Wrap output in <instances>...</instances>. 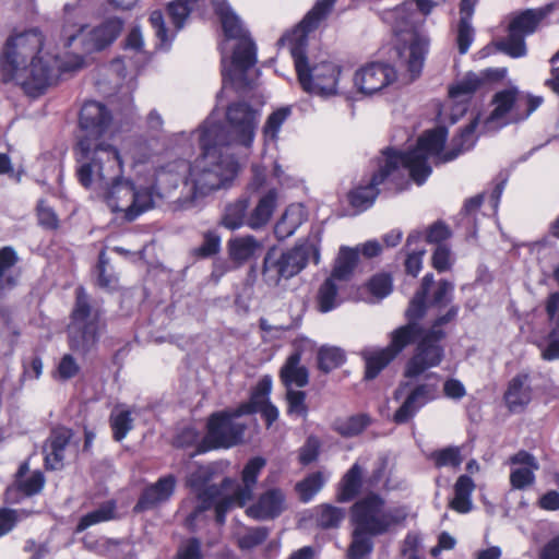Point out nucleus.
<instances>
[{
    "label": "nucleus",
    "mask_w": 559,
    "mask_h": 559,
    "mask_svg": "<svg viewBox=\"0 0 559 559\" xmlns=\"http://www.w3.org/2000/svg\"><path fill=\"white\" fill-rule=\"evenodd\" d=\"M317 359L318 368L322 372L329 373L345 364L346 355L340 347L323 345L318 350Z\"/></svg>",
    "instance_id": "48"
},
{
    "label": "nucleus",
    "mask_w": 559,
    "mask_h": 559,
    "mask_svg": "<svg viewBox=\"0 0 559 559\" xmlns=\"http://www.w3.org/2000/svg\"><path fill=\"white\" fill-rule=\"evenodd\" d=\"M152 28L154 29L157 43L155 48L162 51H168L171 47L176 34L168 35V29L165 24L164 15L160 10H154L148 19Z\"/></svg>",
    "instance_id": "51"
},
{
    "label": "nucleus",
    "mask_w": 559,
    "mask_h": 559,
    "mask_svg": "<svg viewBox=\"0 0 559 559\" xmlns=\"http://www.w3.org/2000/svg\"><path fill=\"white\" fill-rule=\"evenodd\" d=\"M44 40L37 27L10 35L0 55L2 82H15L32 97L43 94L56 75L57 63L55 57L41 55Z\"/></svg>",
    "instance_id": "3"
},
{
    "label": "nucleus",
    "mask_w": 559,
    "mask_h": 559,
    "mask_svg": "<svg viewBox=\"0 0 559 559\" xmlns=\"http://www.w3.org/2000/svg\"><path fill=\"white\" fill-rule=\"evenodd\" d=\"M426 331L421 324L406 322L391 332L390 344L386 347L397 356L409 345H417Z\"/></svg>",
    "instance_id": "33"
},
{
    "label": "nucleus",
    "mask_w": 559,
    "mask_h": 559,
    "mask_svg": "<svg viewBox=\"0 0 559 559\" xmlns=\"http://www.w3.org/2000/svg\"><path fill=\"white\" fill-rule=\"evenodd\" d=\"M396 356L388 347L372 353H364L366 370L365 379L372 380L395 358Z\"/></svg>",
    "instance_id": "43"
},
{
    "label": "nucleus",
    "mask_w": 559,
    "mask_h": 559,
    "mask_svg": "<svg viewBox=\"0 0 559 559\" xmlns=\"http://www.w3.org/2000/svg\"><path fill=\"white\" fill-rule=\"evenodd\" d=\"M341 305L338 287L335 278L328 277L320 286L317 295V308L321 313H328Z\"/></svg>",
    "instance_id": "45"
},
{
    "label": "nucleus",
    "mask_w": 559,
    "mask_h": 559,
    "mask_svg": "<svg viewBox=\"0 0 559 559\" xmlns=\"http://www.w3.org/2000/svg\"><path fill=\"white\" fill-rule=\"evenodd\" d=\"M361 477L362 468L358 463H354L338 484L336 493L338 502H349L358 496L362 485Z\"/></svg>",
    "instance_id": "39"
},
{
    "label": "nucleus",
    "mask_w": 559,
    "mask_h": 559,
    "mask_svg": "<svg viewBox=\"0 0 559 559\" xmlns=\"http://www.w3.org/2000/svg\"><path fill=\"white\" fill-rule=\"evenodd\" d=\"M236 407L213 413L206 424V433L198 444L195 454H203L217 449H230L241 443L246 426L235 421Z\"/></svg>",
    "instance_id": "15"
},
{
    "label": "nucleus",
    "mask_w": 559,
    "mask_h": 559,
    "mask_svg": "<svg viewBox=\"0 0 559 559\" xmlns=\"http://www.w3.org/2000/svg\"><path fill=\"white\" fill-rule=\"evenodd\" d=\"M445 337L447 333L426 331L406 364L404 376L415 379L426 370L439 366L444 357V347L441 343Z\"/></svg>",
    "instance_id": "17"
},
{
    "label": "nucleus",
    "mask_w": 559,
    "mask_h": 559,
    "mask_svg": "<svg viewBox=\"0 0 559 559\" xmlns=\"http://www.w3.org/2000/svg\"><path fill=\"white\" fill-rule=\"evenodd\" d=\"M358 249L341 247L331 277L335 280H347L358 262Z\"/></svg>",
    "instance_id": "47"
},
{
    "label": "nucleus",
    "mask_w": 559,
    "mask_h": 559,
    "mask_svg": "<svg viewBox=\"0 0 559 559\" xmlns=\"http://www.w3.org/2000/svg\"><path fill=\"white\" fill-rule=\"evenodd\" d=\"M324 484L325 479L323 474L321 472H313L309 474L305 479L297 483L296 491L299 493L300 500L307 503L314 498V496L322 489Z\"/></svg>",
    "instance_id": "54"
},
{
    "label": "nucleus",
    "mask_w": 559,
    "mask_h": 559,
    "mask_svg": "<svg viewBox=\"0 0 559 559\" xmlns=\"http://www.w3.org/2000/svg\"><path fill=\"white\" fill-rule=\"evenodd\" d=\"M301 354L296 350L292 353L281 369V379L287 389L292 385L299 388L306 386L309 381L308 369L300 366Z\"/></svg>",
    "instance_id": "37"
},
{
    "label": "nucleus",
    "mask_w": 559,
    "mask_h": 559,
    "mask_svg": "<svg viewBox=\"0 0 559 559\" xmlns=\"http://www.w3.org/2000/svg\"><path fill=\"white\" fill-rule=\"evenodd\" d=\"M404 390L405 397L392 415V421L396 425L408 424L427 404L440 397L439 376L430 373L423 381L401 383L394 397L397 399Z\"/></svg>",
    "instance_id": "16"
},
{
    "label": "nucleus",
    "mask_w": 559,
    "mask_h": 559,
    "mask_svg": "<svg viewBox=\"0 0 559 559\" xmlns=\"http://www.w3.org/2000/svg\"><path fill=\"white\" fill-rule=\"evenodd\" d=\"M44 485V474L35 471L27 478L15 479L14 484L7 488L4 501L9 504L20 503L24 498L39 493Z\"/></svg>",
    "instance_id": "30"
},
{
    "label": "nucleus",
    "mask_w": 559,
    "mask_h": 559,
    "mask_svg": "<svg viewBox=\"0 0 559 559\" xmlns=\"http://www.w3.org/2000/svg\"><path fill=\"white\" fill-rule=\"evenodd\" d=\"M555 9L554 3H548L538 9H526L514 14L509 23L511 31L523 38L534 34L542 21Z\"/></svg>",
    "instance_id": "28"
},
{
    "label": "nucleus",
    "mask_w": 559,
    "mask_h": 559,
    "mask_svg": "<svg viewBox=\"0 0 559 559\" xmlns=\"http://www.w3.org/2000/svg\"><path fill=\"white\" fill-rule=\"evenodd\" d=\"M174 559H203L202 544L199 538L190 537L182 542Z\"/></svg>",
    "instance_id": "64"
},
{
    "label": "nucleus",
    "mask_w": 559,
    "mask_h": 559,
    "mask_svg": "<svg viewBox=\"0 0 559 559\" xmlns=\"http://www.w3.org/2000/svg\"><path fill=\"white\" fill-rule=\"evenodd\" d=\"M203 437H201L200 431L192 427L187 426L179 430V432L176 435L174 444L177 448L181 449H188L191 447H195V450L193 451V455L195 454V451L198 450V444L201 442Z\"/></svg>",
    "instance_id": "62"
},
{
    "label": "nucleus",
    "mask_w": 559,
    "mask_h": 559,
    "mask_svg": "<svg viewBox=\"0 0 559 559\" xmlns=\"http://www.w3.org/2000/svg\"><path fill=\"white\" fill-rule=\"evenodd\" d=\"M374 537L376 536H371L370 534L353 528L352 542L346 552L347 559L368 558L373 551Z\"/></svg>",
    "instance_id": "46"
},
{
    "label": "nucleus",
    "mask_w": 559,
    "mask_h": 559,
    "mask_svg": "<svg viewBox=\"0 0 559 559\" xmlns=\"http://www.w3.org/2000/svg\"><path fill=\"white\" fill-rule=\"evenodd\" d=\"M312 260L320 262L319 240L307 239L298 241L292 248L282 249L270 247L262 261L261 276L269 287H277L281 282L288 281L298 275Z\"/></svg>",
    "instance_id": "11"
},
{
    "label": "nucleus",
    "mask_w": 559,
    "mask_h": 559,
    "mask_svg": "<svg viewBox=\"0 0 559 559\" xmlns=\"http://www.w3.org/2000/svg\"><path fill=\"white\" fill-rule=\"evenodd\" d=\"M475 40V29L472 22L459 21L456 32V46L460 55H466Z\"/></svg>",
    "instance_id": "61"
},
{
    "label": "nucleus",
    "mask_w": 559,
    "mask_h": 559,
    "mask_svg": "<svg viewBox=\"0 0 559 559\" xmlns=\"http://www.w3.org/2000/svg\"><path fill=\"white\" fill-rule=\"evenodd\" d=\"M426 17L414 0L386 10L382 15L383 21L391 25L396 35L402 33L412 35L409 41L399 51L400 59L412 81L420 76L430 49V36L427 31L421 29Z\"/></svg>",
    "instance_id": "8"
},
{
    "label": "nucleus",
    "mask_w": 559,
    "mask_h": 559,
    "mask_svg": "<svg viewBox=\"0 0 559 559\" xmlns=\"http://www.w3.org/2000/svg\"><path fill=\"white\" fill-rule=\"evenodd\" d=\"M336 1L319 0L297 26L280 39L281 44L289 48L301 88L321 97L337 94L342 67L328 60L310 66L307 57L308 36L329 16Z\"/></svg>",
    "instance_id": "5"
},
{
    "label": "nucleus",
    "mask_w": 559,
    "mask_h": 559,
    "mask_svg": "<svg viewBox=\"0 0 559 559\" xmlns=\"http://www.w3.org/2000/svg\"><path fill=\"white\" fill-rule=\"evenodd\" d=\"M112 120L111 111L105 104L96 100L83 104L79 126L85 134L73 147L80 185H88L93 176L104 177L119 169V150L104 139Z\"/></svg>",
    "instance_id": "6"
},
{
    "label": "nucleus",
    "mask_w": 559,
    "mask_h": 559,
    "mask_svg": "<svg viewBox=\"0 0 559 559\" xmlns=\"http://www.w3.org/2000/svg\"><path fill=\"white\" fill-rule=\"evenodd\" d=\"M290 107H281L273 111L266 119L263 127V134L266 140L276 141L283 123L290 116Z\"/></svg>",
    "instance_id": "56"
},
{
    "label": "nucleus",
    "mask_w": 559,
    "mask_h": 559,
    "mask_svg": "<svg viewBox=\"0 0 559 559\" xmlns=\"http://www.w3.org/2000/svg\"><path fill=\"white\" fill-rule=\"evenodd\" d=\"M542 358L547 361L559 359V330L549 329L544 342L539 344Z\"/></svg>",
    "instance_id": "63"
},
{
    "label": "nucleus",
    "mask_w": 559,
    "mask_h": 559,
    "mask_svg": "<svg viewBox=\"0 0 559 559\" xmlns=\"http://www.w3.org/2000/svg\"><path fill=\"white\" fill-rule=\"evenodd\" d=\"M133 411L123 404H117L109 416L112 439L121 442L134 428Z\"/></svg>",
    "instance_id": "38"
},
{
    "label": "nucleus",
    "mask_w": 559,
    "mask_h": 559,
    "mask_svg": "<svg viewBox=\"0 0 559 559\" xmlns=\"http://www.w3.org/2000/svg\"><path fill=\"white\" fill-rule=\"evenodd\" d=\"M397 79L394 67L385 62H370L358 69L354 84L365 95H374L390 86Z\"/></svg>",
    "instance_id": "19"
},
{
    "label": "nucleus",
    "mask_w": 559,
    "mask_h": 559,
    "mask_svg": "<svg viewBox=\"0 0 559 559\" xmlns=\"http://www.w3.org/2000/svg\"><path fill=\"white\" fill-rule=\"evenodd\" d=\"M263 243L252 235L237 236L227 241V251L230 260L243 264L255 258Z\"/></svg>",
    "instance_id": "32"
},
{
    "label": "nucleus",
    "mask_w": 559,
    "mask_h": 559,
    "mask_svg": "<svg viewBox=\"0 0 559 559\" xmlns=\"http://www.w3.org/2000/svg\"><path fill=\"white\" fill-rule=\"evenodd\" d=\"M453 299L454 284L448 280H440L436 284L430 297H427L429 307L439 311L453 304Z\"/></svg>",
    "instance_id": "50"
},
{
    "label": "nucleus",
    "mask_w": 559,
    "mask_h": 559,
    "mask_svg": "<svg viewBox=\"0 0 559 559\" xmlns=\"http://www.w3.org/2000/svg\"><path fill=\"white\" fill-rule=\"evenodd\" d=\"M70 430H53L44 445L45 466L47 469L58 471L63 467L66 449L71 439Z\"/></svg>",
    "instance_id": "29"
},
{
    "label": "nucleus",
    "mask_w": 559,
    "mask_h": 559,
    "mask_svg": "<svg viewBox=\"0 0 559 559\" xmlns=\"http://www.w3.org/2000/svg\"><path fill=\"white\" fill-rule=\"evenodd\" d=\"M215 13L219 16L222 27L227 39H238L230 59L222 50V88L216 94L221 102L224 91L231 87L237 93H245L253 88L254 82L249 78L248 71L257 63V45L246 35L239 16L227 2L209 0Z\"/></svg>",
    "instance_id": "7"
},
{
    "label": "nucleus",
    "mask_w": 559,
    "mask_h": 559,
    "mask_svg": "<svg viewBox=\"0 0 559 559\" xmlns=\"http://www.w3.org/2000/svg\"><path fill=\"white\" fill-rule=\"evenodd\" d=\"M243 506H246V503L241 502L236 489L231 495H228L227 491H222V493L214 500L212 507L215 511L216 523L219 525L224 524L226 521V514L233 507Z\"/></svg>",
    "instance_id": "55"
},
{
    "label": "nucleus",
    "mask_w": 559,
    "mask_h": 559,
    "mask_svg": "<svg viewBox=\"0 0 559 559\" xmlns=\"http://www.w3.org/2000/svg\"><path fill=\"white\" fill-rule=\"evenodd\" d=\"M188 175V162L175 159L160 166L155 173L153 186L158 191V198H163L175 191Z\"/></svg>",
    "instance_id": "25"
},
{
    "label": "nucleus",
    "mask_w": 559,
    "mask_h": 559,
    "mask_svg": "<svg viewBox=\"0 0 559 559\" xmlns=\"http://www.w3.org/2000/svg\"><path fill=\"white\" fill-rule=\"evenodd\" d=\"M75 4L64 5L66 21L61 29L60 39L64 48L74 47L78 55L75 64L67 70H76L84 63L83 56L100 52L109 48L121 35L124 21L121 17L112 16L99 24L87 27L71 23L72 15L76 11Z\"/></svg>",
    "instance_id": "9"
},
{
    "label": "nucleus",
    "mask_w": 559,
    "mask_h": 559,
    "mask_svg": "<svg viewBox=\"0 0 559 559\" xmlns=\"http://www.w3.org/2000/svg\"><path fill=\"white\" fill-rule=\"evenodd\" d=\"M123 173V162L121 155L119 154V169L117 171H112V174H105L102 176H93L91 182L88 185H81L85 189H91L94 186H98L105 189V200L107 204L115 212H124L126 206L131 202V193H126L124 185L134 186V182L131 179H127L122 176Z\"/></svg>",
    "instance_id": "18"
},
{
    "label": "nucleus",
    "mask_w": 559,
    "mask_h": 559,
    "mask_svg": "<svg viewBox=\"0 0 559 559\" xmlns=\"http://www.w3.org/2000/svg\"><path fill=\"white\" fill-rule=\"evenodd\" d=\"M266 465V461L262 456H253L248 460L241 472V485L236 486L238 497L242 503H247L253 499V492L258 483V478Z\"/></svg>",
    "instance_id": "31"
},
{
    "label": "nucleus",
    "mask_w": 559,
    "mask_h": 559,
    "mask_svg": "<svg viewBox=\"0 0 559 559\" xmlns=\"http://www.w3.org/2000/svg\"><path fill=\"white\" fill-rule=\"evenodd\" d=\"M285 509V493L280 488H271L263 492L258 501L247 509V514L255 520H274Z\"/></svg>",
    "instance_id": "27"
},
{
    "label": "nucleus",
    "mask_w": 559,
    "mask_h": 559,
    "mask_svg": "<svg viewBox=\"0 0 559 559\" xmlns=\"http://www.w3.org/2000/svg\"><path fill=\"white\" fill-rule=\"evenodd\" d=\"M350 521L355 530L382 536L397 523L391 510L385 508V500L376 492L358 499L350 508Z\"/></svg>",
    "instance_id": "13"
},
{
    "label": "nucleus",
    "mask_w": 559,
    "mask_h": 559,
    "mask_svg": "<svg viewBox=\"0 0 559 559\" xmlns=\"http://www.w3.org/2000/svg\"><path fill=\"white\" fill-rule=\"evenodd\" d=\"M222 237L217 230H207L203 234L202 243L193 249L195 257L207 259L221 251Z\"/></svg>",
    "instance_id": "58"
},
{
    "label": "nucleus",
    "mask_w": 559,
    "mask_h": 559,
    "mask_svg": "<svg viewBox=\"0 0 559 559\" xmlns=\"http://www.w3.org/2000/svg\"><path fill=\"white\" fill-rule=\"evenodd\" d=\"M429 460L437 468L459 467L463 462L461 449L455 445H449L430 453Z\"/></svg>",
    "instance_id": "53"
},
{
    "label": "nucleus",
    "mask_w": 559,
    "mask_h": 559,
    "mask_svg": "<svg viewBox=\"0 0 559 559\" xmlns=\"http://www.w3.org/2000/svg\"><path fill=\"white\" fill-rule=\"evenodd\" d=\"M373 423V418L367 413H357L347 417H336L331 428L342 438H355L360 436Z\"/></svg>",
    "instance_id": "34"
},
{
    "label": "nucleus",
    "mask_w": 559,
    "mask_h": 559,
    "mask_svg": "<svg viewBox=\"0 0 559 559\" xmlns=\"http://www.w3.org/2000/svg\"><path fill=\"white\" fill-rule=\"evenodd\" d=\"M272 383V378L270 376L262 377L252 390L249 401L243 402L236 407V416L255 414L259 403H262V401H270Z\"/></svg>",
    "instance_id": "40"
},
{
    "label": "nucleus",
    "mask_w": 559,
    "mask_h": 559,
    "mask_svg": "<svg viewBox=\"0 0 559 559\" xmlns=\"http://www.w3.org/2000/svg\"><path fill=\"white\" fill-rule=\"evenodd\" d=\"M104 326L100 311L91 306L85 289L79 287L67 328L69 348L82 356L92 353L97 348Z\"/></svg>",
    "instance_id": "12"
},
{
    "label": "nucleus",
    "mask_w": 559,
    "mask_h": 559,
    "mask_svg": "<svg viewBox=\"0 0 559 559\" xmlns=\"http://www.w3.org/2000/svg\"><path fill=\"white\" fill-rule=\"evenodd\" d=\"M480 90H483L481 80L473 71L467 72L449 86V97L454 102L452 122H456L459 117L467 111L475 93Z\"/></svg>",
    "instance_id": "22"
},
{
    "label": "nucleus",
    "mask_w": 559,
    "mask_h": 559,
    "mask_svg": "<svg viewBox=\"0 0 559 559\" xmlns=\"http://www.w3.org/2000/svg\"><path fill=\"white\" fill-rule=\"evenodd\" d=\"M448 134L447 127L438 126L424 132L416 145L407 151L393 147L382 150L374 159L377 169L370 180L349 191L348 202L352 207L359 213L370 209L381 192L380 186L384 189L394 187L396 191H401L405 170L417 186H423L432 173L427 156L442 150Z\"/></svg>",
    "instance_id": "1"
},
{
    "label": "nucleus",
    "mask_w": 559,
    "mask_h": 559,
    "mask_svg": "<svg viewBox=\"0 0 559 559\" xmlns=\"http://www.w3.org/2000/svg\"><path fill=\"white\" fill-rule=\"evenodd\" d=\"M480 119V115L477 114L471 122L462 128L457 135H455L451 141L450 148L443 153V150H441L438 153H429L427 156V163L429 164V157L430 156H437L440 162L448 163L452 162L455 158H457L461 154L472 150L477 142V136L475 135V131L478 127ZM445 143L443 144L444 148Z\"/></svg>",
    "instance_id": "24"
},
{
    "label": "nucleus",
    "mask_w": 559,
    "mask_h": 559,
    "mask_svg": "<svg viewBox=\"0 0 559 559\" xmlns=\"http://www.w3.org/2000/svg\"><path fill=\"white\" fill-rule=\"evenodd\" d=\"M209 0H175L168 3L167 13L176 28V33L183 28L190 13L200 7H204Z\"/></svg>",
    "instance_id": "42"
},
{
    "label": "nucleus",
    "mask_w": 559,
    "mask_h": 559,
    "mask_svg": "<svg viewBox=\"0 0 559 559\" xmlns=\"http://www.w3.org/2000/svg\"><path fill=\"white\" fill-rule=\"evenodd\" d=\"M261 119V110L249 102L236 100L225 109V124L218 121L216 109L201 124L199 131H209L210 136L218 144L230 148L237 144L250 148Z\"/></svg>",
    "instance_id": "10"
},
{
    "label": "nucleus",
    "mask_w": 559,
    "mask_h": 559,
    "mask_svg": "<svg viewBox=\"0 0 559 559\" xmlns=\"http://www.w3.org/2000/svg\"><path fill=\"white\" fill-rule=\"evenodd\" d=\"M531 382V373L525 370L516 373L509 381L503 400L511 413H519L531 403L533 399Z\"/></svg>",
    "instance_id": "23"
},
{
    "label": "nucleus",
    "mask_w": 559,
    "mask_h": 559,
    "mask_svg": "<svg viewBox=\"0 0 559 559\" xmlns=\"http://www.w3.org/2000/svg\"><path fill=\"white\" fill-rule=\"evenodd\" d=\"M427 295L416 292L413 298L409 300L408 307L405 310V318L407 322L413 324H421L420 321L427 313L429 304L427 301Z\"/></svg>",
    "instance_id": "59"
},
{
    "label": "nucleus",
    "mask_w": 559,
    "mask_h": 559,
    "mask_svg": "<svg viewBox=\"0 0 559 559\" xmlns=\"http://www.w3.org/2000/svg\"><path fill=\"white\" fill-rule=\"evenodd\" d=\"M117 504L115 500L103 502L97 509L82 515L76 524L75 533H82L88 527L108 522L116 516Z\"/></svg>",
    "instance_id": "41"
},
{
    "label": "nucleus",
    "mask_w": 559,
    "mask_h": 559,
    "mask_svg": "<svg viewBox=\"0 0 559 559\" xmlns=\"http://www.w3.org/2000/svg\"><path fill=\"white\" fill-rule=\"evenodd\" d=\"M495 46L498 51L513 59L522 58L527 55L525 38L511 31H508L506 38L497 40Z\"/></svg>",
    "instance_id": "52"
},
{
    "label": "nucleus",
    "mask_w": 559,
    "mask_h": 559,
    "mask_svg": "<svg viewBox=\"0 0 559 559\" xmlns=\"http://www.w3.org/2000/svg\"><path fill=\"white\" fill-rule=\"evenodd\" d=\"M301 224L300 209L290 205L286 209L281 219L275 224L274 234L280 240H284L295 234Z\"/></svg>",
    "instance_id": "49"
},
{
    "label": "nucleus",
    "mask_w": 559,
    "mask_h": 559,
    "mask_svg": "<svg viewBox=\"0 0 559 559\" xmlns=\"http://www.w3.org/2000/svg\"><path fill=\"white\" fill-rule=\"evenodd\" d=\"M126 193H131V202L124 209V218L129 222L135 221L139 216L155 207V200L158 191L152 186H130L122 188Z\"/></svg>",
    "instance_id": "26"
},
{
    "label": "nucleus",
    "mask_w": 559,
    "mask_h": 559,
    "mask_svg": "<svg viewBox=\"0 0 559 559\" xmlns=\"http://www.w3.org/2000/svg\"><path fill=\"white\" fill-rule=\"evenodd\" d=\"M276 201L277 192L275 189H271L262 195L254 209L248 213V227L253 230L263 228L273 215Z\"/></svg>",
    "instance_id": "36"
},
{
    "label": "nucleus",
    "mask_w": 559,
    "mask_h": 559,
    "mask_svg": "<svg viewBox=\"0 0 559 559\" xmlns=\"http://www.w3.org/2000/svg\"><path fill=\"white\" fill-rule=\"evenodd\" d=\"M345 519V510L329 503H323L316 508L314 522L322 530H333L340 527Z\"/></svg>",
    "instance_id": "44"
},
{
    "label": "nucleus",
    "mask_w": 559,
    "mask_h": 559,
    "mask_svg": "<svg viewBox=\"0 0 559 559\" xmlns=\"http://www.w3.org/2000/svg\"><path fill=\"white\" fill-rule=\"evenodd\" d=\"M177 486L174 474L160 476L155 483L144 486L133 507V512L142 513L155 510L170 501Z\"/></svg>",
    "instance_id": "20"
},
{
    "label": "nucleus",
    "mask_w": 559,
    "mask_h": 559,
    "mask_svg": "<svg viewBox=\"0 0 559 559\" xmlns=\"http://www.w3.org/2000/svg\"><path fill=\"white\" fill-rule=\"evenodd\" d=\"M217 474V467L214 464L199 465L191 471L187 477V486L195 495L198 504L187 516V521L192 523L198 518L213 507L214 500L222 491L230 490L236 481L230 477H224L219 484H213Z\"/></svg>",
    "instance_id": "14"
},
{
    "label": "nucleus",
    "mask_w": 559,
    "mask_h": 559,
    "mask_svg": "<svg viewBox=\"0 0 559 559\" xmlns=\"http://www.w3.org/2000/svg\"><path fill=\"white\" fill-rule=\"evenodd\" d=\"M287 413L292 416L306 418L308 416V406L306 404V393L299 390L287 389Z\"/></svg>",
    "instance_id": "60"
},
{
    "label": "nucleus",
    "mask_w": 559,
    "mask_h": 559,
    "mask_svg": "<svg viewBox=\"0 0 559 559\" xmlns=\"http://www.w3.org/2000/svg\"><path fill=\"white\" fill-rule=\"evenodd\" d=\"M201 154L188 163L185 178L186 195L179 197L175 206L181 211L199 212L211 193L227 188L237 177L240 165L229 147L218 144L209 131H199Z\"/></svg>",
    "instance_id": "4"
},
{
    "label": "nucleus",
    "mask_w": 559,
    "mask_h": 559,
    "mask_svg": "<svg viewBox=\"0 0 559 559\" xmlns=\"http://www.w3.org/2000/svg\"><path fill=\"white\" fill-rule=\"evenodd\" d=\"M44 40L37 27L10 35L0 55L2 82H15L32 97L43 94L56 75L57 63L55 57L41 55Z\"/></svg>",
    "instance_id": "2"
},
{
    "label": "nucleus",
    "mask_w": 559,
    "mask_h": 559,
    "mask_svg": "<svg viewBox=\"0 0 559 559\" xmlns=\"http://www.w3.org/2000/svg\"><path fill=\"white\" fill-rule=\"evenodd\" d=\"M484 202V195L477 194L475 197H472L467 199L463 205V209L461 211V215L463 216L462 219L466 225L469 226V228L466 230V237L467 238H474L477 234V227L475 224V214L480 209L481 204Z\"/></svg>",
    "instance_id": "57"
},
{
    "label": "nucleus",
    "mask_w": 559,
    "mask_h": 559,
    "mask_svg": "<svg viewBox=\"0 0 559 559\" xmlns=\"http://www.w3.org/2000/svg\"><path fill=\"white\" fill-rule=\"evenodd\" d=\"M519 95L520 91L516 86L504 88L493 95L491 99L493 109L485 119L483 124L485 131L490 129H501L507 124L506 121H502L507 115L510 114L512 109H515L518 112L522 106V98H520Z\"/></svg>",
    "instance_id": "21"
},
{
    "label": "nucleus",
    "mask_w": 559,
    "mask_h": 559,
    "mask_svg": "<svg viewBox=\"0 0 559 559\" xmlns=\"http://www.w3.org/2000/svg\"><path fill=\"white\" fill-rule=\"evenodd\" d=\"M249 198L241 197L226 204L219 225L228 230H237L243 226L248 227Z\"/></svg>",
    "instance_id": "35"
}]
</instances>
